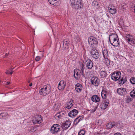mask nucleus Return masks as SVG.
I'll use <instances>...</instances> for the list:
<instances>
[{"mask_svg": "<svg viewBox=\"0 0 135 135\" xmlns=\"http://www.w3.org/2000/svg\"><path fill=\"white\" fill-rule=\"evenodd\" d=\"M51 91V87L49 85H45L41 88L39 91L40 95L45 96L48 94Z\"/></svg>", "mask_w": 135, "mask_h": 135, "instance_id": "f257e3e1", "label": "nucleus"}, {"mask_svg": "<svg viewBox=\"0 0 135 135\" xmlns=\"http://www.w3.org/2000/svg\"><path fill=\"white\" fill-rule=\"evenodd\" d=\"M84 63L87 68L88 69H91L93 66V63L91 61L86 57H84Z\"/></svg>", "mask_w": 135, "mask_h": 135, "instance_id": "f03ea898", "label": "nucleus"}, {"mask_svg": "<svg viewBox=\"0 0 135 135\" xmlns=\"http://www.w3.org/2000/svg\"><path fill=\"white\" fill-rule=\"evenodd\" d=\"M70 1L73 8L77 9L81 8L82 5L80 0H70Z\"/></svg>", "mask_w": 135, "mask_h": 135, "instance_id": "7ed1b4c3", "label": "nucleus"}, {"mask_svg": "<svg viewBox=\"0 0 135 135\" xmlns=\"http://www.w3.org/2000/svg\"><path fill=\"white\" fill-rule=\"evenodd\" d=\"M88 42L89 44L91 45L92 47H96L98 44L97 39L93 37L88 38Z\"/></svg>", "mask_w": 135, "mask_h": 135, "instance_id": "20e7f679", "label": "nucleus"}, {"mask_svg": "<svg viewBox=\"0 0 135 135\" xmlns=\"http://www.w3.org/2000/svg\"><path fill=\"white\" fill-rule=\"evenodd\" d=\"M43 120L41 116L38 115L34 117L32 120V122L34 124H39L42 123Z\"/></svg>", "mask_w": 135, "mask_h": 135, "instance_id": "39448f33", "label": "nucleus"}, {"mask_svg": "<svg viewBox=\"0 0 135 135\" xmlns=\"http://www.w3.org/2000/svg\"><path fill=\"white\" fill-rule=\"evenodd\" d=\"M91 55L93 58L96 59H98L100 56V55L98 51L93 49L91 50L90 52Z\"/></svg>", "mask_w": 135, "mask_h": 135, "instance_id": "423d86ee", "label": "nucleus"}, {"mask_svg": "<svg viewBox=\"0 0 135 135\" xmlns=\"http://www.w3.org/2000/svg\"><path fill=\"white\" fill-rule=\"evenodd\" d=\"M60 126L59 125L55 124H54L51 127L50 131L52 133L57 132L59 130Z\"/></svg>", "mask_w": 135, "mask_h": 135, "instance_id": "0eeeda50", "label": "nucleus"}, {"mask_svg": "<svg viewBox=\"0 0 135 135\" xmlns=\"http://www.w3.org/2000/svg\"><path fill=\"white\" fill-rule=\"evenodd\" d=\"M120 74L121 73L119 71L113 73L111 76V78L112 80H117L120 78Z\"/></svg>", "mask_w": 135, "mask_h": 135, "instance_id": "6e6552de", "label": "nucleus"}, {"mask_svg": "<svg viewBox=\"0 0 135 135\" xmlns=\"http://www.w3.org/2000/svg\"><path fill=\"white\" fill-rule=\"evenodd\" d=\"M91 81L92 84L97 86L99 84L100 81L99 79L97 77H93L91 79Z\"/></svg>", "mask_w": 135, "mask_h": 135, "instance_id": "1a4fd4ad", "label": "nucleus"}, {"mask_svg": "<svg viewBox=\"0 0 135 135\" xmlns=\"http://www.w3.org/2000/svg\"><path fill=\"white\" fill-rule=\"evenodd\" d=\"M66 85V83L64 81H61L59 84L58 89L60 90H64Z\"/></svg>", "mask_w": 135, "mask_h": 135, "instance_id": "9d476101", "label": "nucleus"}, {"mask_svg": "<svg viewBox=\"0 0 135 135\" xmlns=\"http://www.w3.org/2000/svg\"><path fill=\"white\" fill-rule=\"evenodd\" d=\"M109 104V101L108 99H106L100 105L101 108L103 109H106L108 106Z\"/></svg>", "mask_w": 135, "mask_h": 135, "instance_id": "9b49d317", "label": "nucleus"}, {"mask_svg": "<svg viewBox=\"0 0 135 135\" xmlns=\"http://www.w3.org/2000/svg\"><path fill=\"white\" fill-rule=\"evenodd\" d=\"M108 9L109 12L112 14H114L117 12V10L113 6L109 5L108 6Z\"/></svg>", "mask_w": 135, "mask_h": 135, "instance_id": "f8f14e48", "label": "nucleus"}, {"mask_svg": "<svg viewBox=\"0 0 135 135\" xmlns=\"http://www.w3.org/2000/svg\"><path fill=\"white\" fill-rule=\"evenodd\" d=\"M78 113V111L74 109L70 111L68 113L69 116L71 117H74Z\"/></svg>", "mask_w": 135, "mask_h": 135, "instance_id": "ddd939ff", "label": "nucleus"}, {"mask_svg": "<svg viewBox=\"0 0 135 135\" xmlns=\"http://www.w3.org/2000/svg\"><path fill=\"white\" fill-rule=\"evenodd\" d=\"M80 70L78 69H75L74 70V76L77 80H78L80 77V75L79 73H80Z\"/></svg>", "mask_w": 135, "mask_h": 135, "instance_id": "4468645a", "label": "nucleus"}, {"mask_svg": "<svg viewBox=\"0 0 135 135\" xmlns=\"http://www.w3.org/2000/svg\"><path fill=\"white\" fill-rule=\"evenodd\" d=\"M75 89L78 93L80 92L83 89L82 85L79 83H77L75 85Z\"/></svg>", "mask_w": 135, "mask_h": 135, "instance_id": "2eb2a0df", "label": "nucleus"}, {"mask_svg": "<svg viewBox=\"0 0 135 135\" xmlns=\"http://www.w3.org/2000/svg\"><path fill=\"white\" fill-rule=\"evenodd\" d=\"M70 122L69 121H66L65 123L62 125V129L64 130H66L70 126Z\"/></svg>", "mask_w": 135, "mask_h": 135, "instance_id": "dca6fc26", "label": "nucleus"}, {"mask_svg": "<svg viewBox=\"0 0 135 135\" xmlns=\"http://www.w3.org/2000/svg\"><path fill=\"white\" fill-rule=\"evenodd\" d=\"M117 92L120 95H122L126 93V89L123 88H120L118 89Z\"/></svg>", "mask_w": 135, "mask_h": 135, "instance_id": "f3484780", "label": "nucleus"}, {"mask_svg": "<svg viewBox=\"0 0 135 135\" xmlns=\"http://www.w3.org/2000/svg\"><path fill=\"white\" fill-rule=\"evenodd\" d=\"M69 41L67 39H65L63 41V47L65 50L68 49Z\"/></svg>", "mask_w": 135, "mask_h": 135, "instance_id": "a211bd4d", "label": "nucleus"}, {"mask_svg": "<svg viewBox=\"0 0 135 135\" xmlns=\"http://www.w3.org/2000/svg\"><path fill=\"white\" fill-rule=\"evenodd\" d=\"M91 99L93 102H98L100 101V98L97 95H94L93 96Z\"/></svg>", "mask_w": 135, "mask_h": 135, "instance_id": "6ab92c4d", "label": "nucleus"}, {"mask_svg": "<svg viewBox=\"0 0 135 135\" xmlns=\"http://www.w3.org/2000/svg\"><path fill=\"white\" fill-rule=\"evenodd\" d=\"M73 100H70V101L67 102L65 105V107L68 109H70L73 106Z\"/></svg>", "mask_w": 135, "mask_h": 135, "instance_id": "aec40b11", "label": "nucleus"}, {"mask_svg": "<svg viewBox=\"0 0 135 135\" xmlns=\"http://www.w3.org/2000/svg\"><path fill=\"white\" fill-rule=\"evenodd\" d=\"M118 35L115 33H111L109 35V38L110 42H111V41L113 40L115 38L117 37Z\"/></svg>", "mask_w": 135, "mask_h": 135, "instance_id": "412c9836", "label": "nucleus"}, {"mask_svg": "<svg viewBox=\"0 0 135 135\" xmlns=\"http://www.w3.org/2000/svg\"><path fill=\"white\" fill-rule=\"evenodd\" d=\"M127 41L128 43L131 45H132L135 44V40L133 38V37L131 38H130Z\"/></svg>", "mask_w": 135, "mask_h": 135, "instance_id": "4be33fe9", "label": "nucleus"}, {"mask_svg": "<svg viewBox=\"0 0 135 135\" xmlns=\"http://www.w3.org/2000/svg\"><path fill=\"white\" fill-rule=\"evenodd\" d=\"M111 44L114 46H117L119 44V38L114 41L113 42H110Z\"/></svg>", "mask_w": 135, "mask_h": 135, "instance_id": "5701e85b", "label": "nucleus"}, {"mask_svg": "<svg viewBox=\"0 0 135 135\" xmlns=\"http://www.w3.org/2000/svg\"><path fill=\"white\" fill-rule=\"evenodd\" d=\"M127 81V79L126 78V77L123 76L120 79L119 81V83L121 84H124Z\"/></svg>", "mask_w": 135, "mask_h": 135, "instance_id": "b1692460", "label": "nucleus"}, {"mask_svg": "<svg viewBox=\"0 0 135 135\" xmlns=\"http://www.w3.org/2000/svg\"><path fill=\"white\" fill-rule=\"evenodd\" d=\"M115 124L114 122H110L107 125V127L108 128H110L114 126Z\"/></svg>", "mask_w": 135, "mask_h": 135, "instance_id": "393cba45", "label": "nucleus"}, {"mask_svg": "<svg viewBox=\"0 0 135 135\" xmlns=\"http://www.w3.org/2000/svg\"><path fill=\"white\" fill-rule=\"evenodd\" d=\"M100 74L102 78H104L106 76L107 73L106 71L105 70L101 71H100Z\"/></svg>", "mask_w": 135, "mask_h": 135, "instance_id": "a878e982", "label": "nucleus"}, {"mask_svg": "<svg viewBox=\"0 0 135 135\" xmlns=\"http://www.w3.org/2000/svg\"><path fill=\"white\" fill-rule=\"evenodd\" d=\"M7 114L6 113H3L0 114V118L3 119H6L7 118Z\"/></svg>", "mask_w": 135, "mask_h": 135, "instance_id": "bb28decb", "label": "nucleus"}, {"mask_svg": "<svg viewBox=\"0 0 135 135\" xmlns=\"http://www.w3.org/2000/svg\"><path fill=\"white\" fill-rule=\"evenodd\" d=\"M103 54L104 58L107 57H108V52L107 50H104L103 51Z\"/></svg>", "mask_w": 135, "mask_h": 135, "instance_id": "cd10ccee", "label": "nucleus"}, {"mask_svg": "<svg viewBox=\"0 0 135 135\" xmlns=\"http://www.w3.org/2000/svg\"><path fill=\"white\" fill-rule=\"evenodd\" d=\"M55 117L57 120L59 119L62 117L60 113L59 112L57 113L55 116Z\"/></svg>", "mask_w": 135, "mask_h": 135, "instance_id": "c85d7f7f", "label": "nucleus"}, {"mask_svg": "<svg viewBox=\"0 0 135 135\" xmlns=\"http://www.w3.org/2000/svg\"><path fill=\"white\" fill-rule=\"evenodd\" d=\"M104 59L103 61L107 65H108L110 64L109 60L107 57L104 58Z\"/></svg>", "mask_w": 135, "mask_h": 135, "instance_id": "c756f323", "label": "nucleus"}, {"mask_svg": "<svg viewBox=\"0 0 135 135\" xmlns=\"http://www.w3.org/2000/svg\"><path fill=\"white\" fill-rule=\"evenodd\" d=\"M49 3L55 6L56 5V3H57V0H48Z\"/></svg>", "mask_w": 135, "mask_h": 135, "instance_id": "7c9ffc66", "label": "nucleus"}, {"mask_svg": "<svg viewBox=\"0 0 135 135\" xmlns=\"http://www.w3.org/2000/svg\"><path fill=\"white\" fill-rule=\"evenodd\" d=\"M54 109L55 110H58L60 108V106L58 104H55L53 106Z\"/></svg>", "mask_w": 135, "mask_h": 135, "instance_id": "2f4dec72", "label": "nucleus"}, {"mask_svg": "<svg viewBox=\"0 0 135 135\" xmlns=\"http://www.w3.org/2000/svg\"><path fill=\"white\" fill-rule=\"evenodd\" d=\"M130 95L132 97H135V88L130 93Z\"/></svg>", "mask_w": 135, "mask_h": 135, "instance_id": "473e14b6", "label": "nucleus"}, {"mask_svg": "<svg viewBox=\"0 0 135 135\" xmlns=\"http://www.w3.org/2000/svg\"><path fill=\"white\" fill-rule=\"evenodd\" d=\"M130 81L131 83L132 84H135V77H131L130 79Z\"/></svg>", "mask_w": 135, "mask_h": 135, "instance_id": "72a5a7b5", "label": "nucleus"}, {"mask_svg": "<svg viewBox=\"0 0 135 135\" xmlns=\"http://www.w3.org/2000/svg\"><path fill=\"white\" fill-rule=\"evenodd\" d=\"M85 131L83 130H81L78 133V135H84L85 134Z\"/></svg>", "mask_w": 135, "mask_h": 135, "instance_id": "f704fd0d", "label": "nucleus"}, {"mask_svg": "<svg viewBox=\"0 0 135 135\" xmlns=\"http://www.w3.org/2000/svg\"><path fill=\"white\" fill-rule=\"evenodd\" d=\"M108 94V93H101V94L102 98L103 99H105L106 98V97Z\"/></svg>", "mask_w": 135, "mask_h": 135, "instance_id": "c9c22d12", "label": "nucleus"}, {"mask_svg": "<svg viewBox=\"0 0 135 135\" xmlns=\"http://www.w3.org/2000/svg\"><path fill=\"white\" fill-rule=\"evenodd\" d=\"M84 65L82 64L81 67V70H80V73L82 75H83L84 73Z\"/></svg>", "mask_w": 135, "mask_h": 135, "instance_id": "e433bc0d", "label": "nucleus"}, {"mask_svg": "<svg viewBox=\"0 0 135 135\" xmlns=\"http://www.w3.org/2000/svg\"><path fill=\"white\" fill-rule=\"evenodd\" d=\"M133 36L129 34H127L126 35V40H128L130 38H131Z\"/></svg>", "mask_w": 135, "mask_h": 135, "instance_id": "4c0bfd02", "label": "nucleus"}, {"mask_svg": "<svg viewBox=\"0 0 135 135\" xmlns=\"http://www.w3.org/2000/svg\"><path fill=\"white\" fill-rule=\"evenodd\" d=\"M97 108V107H95L93 109H91L90 110V112L91 113H93L96 110V109Z\"/></svg>", "mask_w": 135, "mask_h": 135, "instance_id": "58836bf2", "label": "nucleus"}, {"mask_svg": "<svg viewBox=\"0 0 135 135\" xmlns=\"http://www.w3.org/2000/svg\"><path fill=\"white\" fill-rule=\"evenodd\" d=\"M92 5L93 6L95 7L96 6H97L98 5V2L95 1H94L93 2Z\"/></svg>", "mask_w": 135, "mask_h": 135, "instance_id": "ea45409f", "label": "nucleus"}, {"mask_svg": "<svg viewBox=\"0 0 135 135\" xmlns=\"http://www.w3.org/2000/svg\"><path fill=\"white\" fill-rule=\"evenodd\" d=\"M131 98L129 97H127L126 100V101L127 103H128L131 102Z\"/></svg>", "mask_w": 135, "mask_h": 135, "instance_id": "a19ab883", "label": "nucleus"}, {"mask_svg": "<svg viewBox=\"0 0 135 135\" xmlns=\"http://www.w3.org/2000/svg\"><path fill=\"white\" fill-rule=\"evenodd\" d=\"M80 120L77 118L74 120V123H75L76 124H77L78 123Z\"/></svg>", "mask_w": 135, "mask_h": 135, "instance_id": "79ce46f5", "label": "nucleus"}, {"mask_svg": "<svg viewBox=\"0 0 135 135\" xmlns=\"http://www.w3.org/2000/svg\"><path fill=\"white\" fill-rule=\"evenodd\" d=\"M61 114V115L63 117L64 116V115L66 114V112H59Z\"/></svg>", "mask_w": 135, "mask_h": 135, "instance_id": "37998d69", "label": "nucleus"}, {"mask_svg": "<svg viewBox=\"0 0 135 135\" xmlns=\"http://www.w3.org/2000/svg\"><path fill=\"white\" fill-rule=\"evenodd\" d=\"M108 92L106 91V90L105 89H104L102 90L101 93H108Z\"/></svg>", "mask_w": 135, "mask_h": 135, "instance_id": "c03bdc74", "label": "nucleus"}, {"mask_svg": "<svg viewBox=\"0 0 135 135\" xmlns=\"http://www.w3.org/2000/svg\"><path fill=\"white\" fill-rule=\"evenodd\" d=\"M40 56H37L35 58V60L37 61H38L40 60Z\"/></svg>", "mask_w": 135, "mask_h": 135, "instance_id": "a18cd8bd", "label": "nucleus"}, {"mask_svg": "<svg viewBox=\"0 0 135 135\" xmlns=\"http://www.w3.org/2000/svg\"><path fill=\"white\" fill-rule=\"evenodd\" d=\"M118 36H117V37L116 38H115L114 39H113V40H112L111 41V42H114V41H115L117 39H118Z\"/></svg>", "mask_w": 135, "mask_h": 135, "instance_id": "49530a36", "label": "nucleus"}, {"mask_svg": "<svg viewBox=\"0 0 135 135\" xmlns=\"http://www.w3.org/2000/svg\"><path fill=\"white\" fill-rule=\"evenodd\" d=\"M78 118L80 121L83 119V118L81 116H79Z\"/></svg>", "mask_w": 135, "mask_h": 135, "instance_id": "de8ad7c7", "label": "nucleus"}, {"mask_svg": "<svg viewBox=\"0 0 135 135\" xmlns=\"http://www.w3.org/2000/svg\"><path fill=\"white\" fill-rule=\"evenodd\" d=\"M6 72H5V73L7 74H9V72H10V70H6Z\"/></svg>", "mask_w": 135, "mask_h": 135, "instance_id": "09e8293b", "label": "nucleus"}, {"mask_svg": "<svg viewBox=\"0 0 135 135\" xmlns=\"http://www.w3.org/2000/svg\"><path fill=\"white\" fill-rule=\"evenodd\" d=\"M134 3L135 4H133V8L134 10V12H135V2Z\"/></svg>", "mask_w": 135, "mask_h": 135, "instance_id": "8fccbe9b", "label": "nucleus"}, {"mask_svg": "<svg viewBox=\"0 0 135 135\" xmlns=\"http://www.w3.org/2000/svg\"><path fill=\"white\" fill-rule=\"evenodd\" d=\"M10 83L9 82H6V83L5 84L6 85H9Z\"/></svg>", "mask_w": 135, "mask_h": 135, "instance_id": "3c124183", "label": "nucleus"}, {"mask_svg": "<svg viewBox=\"0 0 135 135\" xmlns=\"http://www.w3.org/2000/svg\"><path fill=\"white\" fill-rule=\"evenodd\" d=\"M114 135H122L120 133H117L115 134Z\"/></svg>", "mask_w": 135, "mask_h": 135, "instance_id": "603ef678", "label": "nucleus"}, {"mask_svg": "<svg viewBox=\"0 0 135 135\" xmlns=\"http://www.w3.org/2000/svg\"><path fill=\"white\" fill-rule=\"evenodd\" d=\"M13 71H10L9 74H12L13 73Z\"/></svg>", "mask_w": 135, "mask_h": 135, "instance_id": "864d4df0", "label": "nucleus"}, {"mask_svg": "<svg viewBox=\"0 0 135 135\" xmlns=\"http://www.w3.org/2000/svg\"><path fill=\"white\" fill-rule=\"evenodd\" d=\"M13 69H14V68H11L9 70H10V71H12V70Z\"/></svg>", "mask_w": 135, "mask_h": 135, "instance_id": "5fc2aeb1", "label": "nucleus"}, {"mask_svg": "<svg viewBox=\"0 0 135 135\" xmlns=\"http://www.w3.org/2000/svg\"><path fill=\"white\" fill-rule=\"evenodd\" d=\"M32 83H31L30 85H29V86H32Z\"/></svg>", "mask_w": 135, "mask_h": 135, "instance_id": "6e6d98bb", "label": "nucleus"}, {"mask_svg": "<svg viewBox=\"0 0 135 135\" xmlns=\"http://www.w3.org/2000/svg\"><path fill=\"white\" fill-rule=\"evenodd\" d=\"M5 55H6V56H8V55L7 54H6Z\"/></svg>", "mask_w": 135, "mask_h": 135, "instance_id": "4d7b16f0", "label": "nucleus"}, {"mask_svg": "<svg viewBox=\"0 0 135 135\" xmlns=\"http://www.w3.org/2000/svg\"><path fill=\"white\" fill-rule=\"evenodd\" d=\"M133 135H135V132L133 134Z\"/></svg>", "mask_w": 135, "mask_h": 135, "instance_id": "13d9d810", "label": "nucleus"}, {"mask_svg": "<svg viewBox=\"0 0 135 135\" xmlns=\"http://www.w3.org/2000/svg\"><path fill=\"white\" fill-rule=\"evenodd\" d=\"M43 54L42 55V57H43Z\"/></svg>", "mask_w": 135, "mask_h": 135, "instance_id": "bf43d9fd", "label": "nucleus"}, {"mask_svg": "<svg viewBox=\"0 0 135 135\" xmlns=\"http://www.w3.org/2000/svg\"><path fill=\"white\" fill-rule=\"evenodd\" d=\"M30 81H28V83H30Z\"/></svg>", "mask_w": 135, "mask_h": 135, "instance_id": "052dcab7", "label": "nucleus"}, {"mask_svg": "<svg viewBox=\"0 0 135 135\" xmlns=\"http://www.w3.org/2000/svg\"><path fill=\"white\" fill-rule=\"evenodd\" d=\"M40 52H41V51H40Z\"/></svg>", "mask_w": 135, "mask_h": 135, "instance_id": "680f3d73", "label": "nucleus"}]
</instances>
